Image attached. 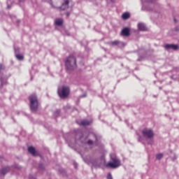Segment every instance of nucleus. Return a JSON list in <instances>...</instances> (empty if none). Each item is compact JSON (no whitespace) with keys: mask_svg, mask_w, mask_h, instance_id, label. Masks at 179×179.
<instances>
[{"mask_svg":"<svg viewBox=\"0 0 179 179\" xmlns=\"http://www.w3.org/2000/svg\"><path fill=\"white\" fill-rule=\"evenodd\" d=\"M28 100L29 101L31 111H32V113H36V111H38L40 103L38 102L37 95L36 94H31L29 96Z\"/></svg>","mask_w":179,"mask_h":179,"instance_id":"obj_1","label":"nucleus"},{"mask_svg":"<svg viewBox=\"0 0 179 179\" xmlns=\"http://www.w3.org/2000/svg\"><path fill=\"white\" fill-rule=\"evenodd\" d=\"M66 67L67 69L72 71L76 67V58L73 56H69L67 57L65 62Z\"/></svg>","mask_w":179,"mask_h":179,"instance_id":"obj_2","label":"nucleus"},{"mask_svg":"<svg viewBox=\"0 0 179 179\" xmlns=\"http://www.w3.org/2000/svg\"><path fill=\"white\" fill-rule=\"evenodd\" d=\"M70 92L71 90H69V87L66 85L59 87L58 89V94L61 99H66V97L69 96Z\"/></svg>","mask_w":179,"mask_h":179,"instance_id":"obj_3","label":"nucleus"},{"mask_svg":"<svg viewBox=\"0 0 179 179\" xmlns=\"http://www.w3.org/2000/svg\"><path fill=\"white\" fill-rule=\"evenodd\" d=\"M121 166V162L116 157H111V161L106 164L108 169H117Z\"/></svg>","mask_w":179,"mask_h":179,"instance_id":"obj_4","label":"nucleus"},{"mask_svg":"<svg viewBox=\"0 0 179 179\" xmlns=\"http://www.w3.org/2000/svg\"><path fill=\"white\" fill-rule=\"evenodd\" d=\"M50 3L53 6V8H57L60 9V12H62V10H65V9H68V5H69V1H66L62 5V6H59L61 5V3L59 1H50Z\"/></svg>","mask_w":179,"mask_h":179,"instance_id":"obj_5","label":"nucleus"},{"mask_svg":"<svg viewBox=\"0 0 179 179\" xmlns=\"http://www.w3.org/2000/svg\"><path fill=\"white\" fill-rule=\"evenodd\" d=\"M142 134L144 138H148V139H152L155 136V132L152 129L145 128L142 130Z\"/></svg>","mask_w":179,"mask_h":179,"instance_id":"obj_6","label":"nucleus"},{"mask_svg":"<svg viewBox=\"0 0 179 179\" xmlns=\"http://www.w3.org/2000/svg\"><path fill=\"white\" fill-rule=\"evenodd\" d=\"M131 35V29L129 28H124L121 31V36H124V37H128Z\"/></svg>","mask_w":179,"mask_h":179,"instance_id":"obj_7","label":"nucleus"},{"mask_svg":"<svg viewBox=\"0 0 179 179\" xmlns=\"http://www.w3.org/2000/svg\"><path fill=\"white\" fill-rule=\"evenodd\" d=\"M28 152H29L32 156H37V151H36V148L34 147H29Z\"/></svg>","mask_w":179,"mask_h":179,"instance_id":"obj_8","label":"nucleus"},{"mask_svg":"<svg viewBox=\"0 0 179 179\" xmlns=\"http://www.w3.org/2000/svg\"><path fill=\"white\" fill-rule=\"evenodd\" d=\"M55 23L56 26H62L64 24V20L62 18H56Z\"/></svg>","mask_w":179,"mask_h":179,"instance_id":"obj_9","label":"nucleus"},{"mask_svg":"<svg viewBox=\"0 0 179 179\" xmlns=\"http://www.w3.org/2000/svg\"><path fill=\"white\" fill-rule=\"evenodd\" d=\"M138 29L141 30V31H146L148 30V28L146 26H145V24L139 23L138 24Z\"/></svg>","mask_w":179,"mask_h":179,"instance_id":"obj_10","label":"nucleus"},{"mask_svg":"<svg viewBox=\"0 0 179 179\" xmlns=\"http://www.w3.org/2000/svg\"><path fill=\"white\" fill-rule=\"evenodd\" d=\"M165 48H172V50H178V45L173 44H166Z\"/></svg>","mask_w":179,"mask_h":179,"instance_id":"obj_11","label":"nucleus"},{"mask_svg":"<svg viewBox=\"0 0 179 179\" xmlns=\"http://www.w3.org/2000/svg\"><path fill=\"white\" fill-rule=\"evenodd\" d=\"M10 170V168L9 167H5L1 169V171H0V174H2L3 176H5V174H6V173H9V171Z\"/></svg>","mask_w":179,"mask_h":179,"instance_id":"obj_12","label":"nucleus"},{"mask_svg":"<svg viewBox=\"0 0 179 179\" xmlns=\"http://www.w3.org/2000/svg\"><path fill=\"white\" fill-rule=\"evenodd\" d=\"M122 17L124 20H127V19H129V17H131V15L129 13H124L122 14Z\"/></svg>","mask_w":179,"mask_h":179,"instance_id":"obj_13","label":"nucleus"},{"mask_svg":"<svg viewBox=\"0 0 179 179\" xmlns=\"http://www.w3.org/2000/svg\"><path fill=\"white\" fill-rule=\"evenodd\" d=\"M90 124H92V121H89V120H83L81 122V124L86 126V125H90Z\"/></svg>","mask_w":179,"mask_h":179,"instance_id":"obj_14","label":"nucleus"},{"mask_svg":"<svg viewBox=\"0 0 179 179\" xmlns=\"http://www.w3.org/2000/svg\"><path fill=\"white\" fill-rule=\"evenodd\" d=\"M15 57L19 61H23L24 58L22 55H16Z\"/></svg>","mask_w":179,"mask_h":179,"instance_id":"obj_15","label":"nucleus"},{"mask_svg":"<svg viewBox=\"0 0 179 179\" xmlns=\"http://www.w3.org/2000/svg\"><path fill=\"white\" fill-rule=\"evenodd\" d=\"M120 44V41H114L110 42V45H118Z\"/></svg>","mask_w":179,"mask_h":179,"instance_id":"obj_16","label":"nucleus"},{"mask_svg":"<svg viewBox=\"0 0 179 179\" xmlns=\"http://www.w3.org/2000/svg\"><path fill=\"white\" fill-rule=\"evenodd\" d=\"M162 157H163V154H162V153L157 154L156 155V159L157 160H160V159H162Z\"/></svg>","mask_w":179,"mask_h":179,"instance_id":"obj_17","label":"nucleus"},{"mask_svg":"<svg viewBox=\"0 0 179 179\" xmlns=\"http://www.w3.org/2000/svg\"><path fill=\"white\" fill-rule=\"evenodd\" d=\"M107 179H113V176H111V173H108Z\"/></svg>","mask_w":179,"mask_h":179,"instance_id":"obj_18","label":"nucleus"},{"mask_svg":"<svg viewBox=\"0 0 179 179\" xmlns=\"http://www.w3.org/2000/svg\"><path fill=\"white\" fill-rule=\"evenodd\" d=\"M87 144H88V145H93V141L89 140V141H87Z\"/></svg>","mask_w":179,"mask_h":179,"instance_id":"obj_19","label":"nucleus"},{"mask_svg":"<svg viewBox=\"0 0 179 179\" xmlns=\"http://www.w3.org/2000/svg\"><path fill=\"white\" fill-rule=\"evenodd\" d=\"M66 16L68 17L69 16V13H66Z\"/></svg>","mask_w":179,"mask_h":179,"instance_id":"obj_20","label":"nucleus"},{"mask_svg":"<svg viewBox=\"0 0 179 179\" xmlns=\"http://www.w3.org/2000/svg\"><path fill=\"white\" fill-rule=\"evenodd\" d=\"M94 136L96 141H97V136H96V135H94Z\"/></svg>","mask_w":179,"mask_h":179,"instance_id":"obj_21","label":"nucleus"},{"mask_svg":"<svg viewBox=\"0 0 179 179\" xmlns=\"http://www.w3.org/2000/svg\"><path fill=\"white\" fill-rule=\"evenodd\" d=\"M8 9H10V6L8 5Z\"/></svg>","mask_w":179,"mask_h":179,"instance_id":"obj_22","label":"nucleus"},{"mask_svg":"<svg viewBox=\"0 0 179 179\" xmlns=\"http://www.w3.org/2000/svg\"><path fill=\"white\" fill-rule=\"evenodd\" d=\"M62 15H64V13H62Z\"/></svg>","mask_w":179,"mask_h":179,"instance_id":"obj_23","label":"nucleus"}]
</instances>
